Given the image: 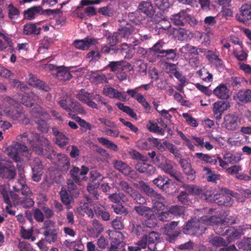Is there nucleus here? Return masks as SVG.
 <instances>
[{
	"mask_svg": "<svg viewBox=\"0 0 251 251\" xmlns=\"http://www.w3.org/2000/svg\"><path fill=\"white\" fill-rule=\"evenodd\" d=\"M13 190L15 192L21 193L23 195L28 196L31 193L29 187L25 183L23 180H18L13 186Z\"/></svg>",
	"mask_w": 251,
	"mask_h": 251,
	"instance_id": "nucleus-33",
	"label": "nucleus"
},
{
	"mask_svg": "<svg viewBox=\"0 0 251 251\" xmlns=\"http://www.w3.org/2000/svg\"><path fill=\"white\" fill-rule=\"evenodd\" d=\"M161 56L162 57H165L167 60H170L173 61H176L178 58L177 50L176 49L166 50Z\"/></svg>",
	"mask_w": 251,
	"mask_h": 251,
	"instance_id": "nucleus-54",
	"label": "nucleus"
},
{
	"mask_svg": "<svg viewBox=\"0 0 251 251\" xmlns=\"http://www.w3.org/2000/svg\"><path fill=\"white\" fill-rule=\"evenodd\" d=\"M26 80L29 85L37 89L45 92H48L50 90V87L45 81L38 79L32 74L28 75L26 77Z\"/></svg>",
	"mask_w": 251,
	"mask_h": 251,
	"instance_id": "nucleus-13",
	"label": "nucleus"
},
{
	"mask_svg": "<svg viewBox=\"0 0 251 251\" xmlns=\"http://www.w3.org/2000/svg\"><path fill=\"white\" fill-rule=\"evenodd\" d=\"M0 176L1 178L9 180L13 179L16 176L15 167L12 162H0Z\"/></svg>",
	"mask_w": 251,
	"mask_h": 251,
	"instance_id": "nucleus-8",
	"label": "nucleus"
},
{
	"mask_svg": "<svg viewBox=\"0 0 251 251\" xmlns=\"http://www.w3.org/2000/svg\"><path fill=\"white\" fill-rule=\"evenodd\" d=\"M145 227L150 228H153L155 227L157 224L156 216L155 214L152 212H151L149 215L145 218V220L143 223Z\"/></svg>",
	"mask_w": 251,
	"mask_h": 251,
	"instance_id": "nucleus-41",
	"label": "nucleus"
},
{
	"mask_svg": "<svg viewBox=\"0 0 251 251\" xmlns=\"http://www.w3.org/2000/svg\"><path fill=\"white\" fill-rule=\"evenodd\" d=\"M111 208L113 211L117 214L126 215L128 214V211L127 209L122 205V203L120 204H112L111 205Z\"/></svg>",
	"mask_w": 251,
	"mask_h": 251,
	"instance_id": "nucleus-62",
	"label": "nucleus"
},
{
	"mask_svg": "<svg viewBox=\"0 0 251 251\" xmlns=\"http://www.w3.org/2000/svg\"><path fill=\"white\" fill-rule=\"evenodd\" d=\"M240 12L242 18H238L236 16L237 19L240 22H245L246 20L251 19V2L246 3L242 5L240 8Z\"/></svg>",
	"mask_w": 251,
	"mask_h": 251,
	"instance_id": "nucleus-31",
	"label": "nucleus"
},
{
	"mask_svg": "<svg viewBox=\"0 0 251 251\" xmlns=\"http://www.w3.org/2000/svg\"><path fill=\"white\" fill-rule=\"evenodd\" d=\"M209 243L215 247L225 246L226 245L225 240L219 236H211L209 238Z\"/></svg>",
	"mask_w": 251,
	"mask_h": 251,
	"instance_id": "nucleus-59",
	"label": "nucleus"
},
{
	"mask_svg": "<svg viewBox=\"0 0 251 251\" xmlns=\"http://www.w3.org/2000/svg\"><path fill=\"white\" fill-rule=\"evenodd\" d=\"M191 10L189 8L181 9L178 13L172 15L171 19L175 25L184 26L185 25V13L186 11H191Z\"/></svg>",
	"mask_w": 251,
	"mask_h": 251,
	"instance_id": "nucleus-30",
	"label": "nucleus"
},
{
	"mask_svg": "<svg viewBox=\"0 0 251 251\" xmlns=\"http://www.w3.org/2000/svg\"><path fill=\"white\" fill-rule=\"evenodd\" d=\"M179 51L182 53H189L191 54L196 55H199L198 49L196 47L193 46L189 44H186L183 46L180 49Z\"/></svg>",
	"mask_w": 251,
	"mask_h": 251,
	"instance_id": "nucleus-52",
	"label": "nucleus"
},
{
	"mask_svg": "<svg viewBox=\"0 0 251 251\" xmlns=\"http://www.w3.org/2000/svg\"><path fill=\"white\" fill-rule=\"evenodd\" d=\"M178 163L187 179L190 181L194 180L196 177V172L192 168L189 158H180Z\"/></svg>",
	"mask_w": 251,
	"mask_h": 251,
	"instance_id": "nucleus-11",
	"label": "nucleus"
},
{
	"mask_svg": "<svg viewBox=\"0 0 251 251\" xmlns=\"http://www.w3.org/2000/svg\"><path fill=\"white\" fill-rule=\"evenodd\" d=\"M113 166L115 169L125 176H128L131 172L134 173V171L126 163L121 160H115L113 163Z\"/></svg>",
	"mask_w": 251,
	"mask_h": 251,
	"instance_id": "nucleus-28",
	"label": "nucleus"
},
{
	"mask_svg": "<svg viewBox=\"0 0 251 251\" xmlns=\"http://www.w3.org/2000/svg\"><path fill=\"white\" fill-rule=\"evenodd\" d=\"M114 53H120L125 56L126 58L131 59L133 57L132 51L129 48L126 43L122 44L120 46L117 47L114 50Z\"/></svg>",
	"mask_w": 251,
	"mask_h": 251,
	"instance_id": "nucleus-34",
	"label": "nucleus"
},
{
	"mask_svg": "<svg viewBox=\"0 0 251 251\" xmlns=\"http://www.w3.org/2000/svg\"><path fill=\"white\" fill-rule=\"evenodd\" d=\"M148 248L152 251H157L156 244L160 242V234L155 231H151L147 235Z\"/></svg>",
	"mask_w": 251,
	"mask_h": 251,
	"instance_id": "nucleus-25",
	"label": "nucleus"
},
{
	"mask_svg": "<svg viewBox=\"0 0 251 251\" xmlns=\"http://www.w3.org/2000/svg\"><path fill=\"white\" fill-rule=\"evenodd\" d=\"M190 11H186L185 13V25H189L191 26L195 27L198 24V21L192 15L189 14Z\"/></svg>",
	"mask_w": 251,
	"mask_h": 251,
	"instance_id": "nucleus-63",
	"label": "nucleus"
},
{
	"mask_svg": "<svg viewBox=\"0 0 251 251\" xmlns=\"http://www.w3.org/2000/svg\"><path fill=\"white\" fill-rule=\"evenodd\" d=\"M58 231L57 229H49L45 230L43 235L45 236V240L49 244H51L57 241Z\"/></svg>",
	"mask_w": 251,
	"mask_h": 251,
	"instance_id": "nucleus-37",
	"label": "nucleus"
},
{
	"mask_svg": "<svg viewBox=\"0 0 251 251\" xmlns=\"http://www.w3.org/2000/svg\"><path fill=\"white\" fill-rule=\"evenodd\" d=\"M18 202L19 204L24 208L31 207L34 204L33 199L27 197L20 199Z\"/></svg>",
	"mask_w": 251,
	"mask_h": 251,
	"instance_id": "nucleus-64",
	"label": "nucleus"
},
{
	"mask_svg": "<svg viewBox=\"0 0 251 251\" xmlns=\"http://www.w3.org/2000/svg\"><path fill=\"white\" fill-rule=\"evenodd\" d=\"M240 120L238 116L233 113H229L225 115L222 126L227 130L232 131L239 128Z\"/></svg>",
	"mask_w": 251,
	"mask_h": 251,
	"instance_id": "nucleus-9",
	"label": "nucleus"
},
{
	"mask_svg": "<svg viewBox=\"0 0 251 251\" xmlns=\"http://www.w3.org/2000/svg\"><path fill=\"white\" fill-rule=\"evenodd\" d=\"M221 221L220 218L215 216H210L205 215L202 216L200 219L195 218L188 221L183 228L182 230L185 234L193 235L199 230H205L206 228L203 226V225L217 226Z\"/></svg>",
	"mask_w": 251,
	"mask_h": 251,
	"instance_id": "nucleus-2",
	"label": "nucleus"
},
{
	"mask_svg": "<svg viewBox=\"0 0 251 251\" xmlns=\"http://www.w3.org/2000/svg\"><path fill=\"white\" fill-rule=\"evenodd\" d=\"M174 0H155V6L160 10L164 11L168 9L173 3Z\"/></svg>",
	"mask_w": 251,
	"mask_h": 251,
	"instance_id": "nucleus-53",
	"label": "nucleus"
},
{
	"mask_svg": "<svg viewBox=\"0 0 251 251\" xmlns=\"http://www.w3.org/2000/svg\"><path fill=\"white\" fill-rule=\"evenodd\" d=\"M216 203L219 205L230 207L233 204V200L230 196H223L216 199Z\"/></svg>",
	"mask_w": 251,
	"mask_h": 251,
	"instance_id": "nucleus-50",
	"label": "nucleus"
},
{
	"mask_svg": "<svg viewBox=\"0 0 251 251\" xmlns=\"http://www.w3.org/2000/svg\"><path fill=\"white\" fill-rule=\"evenodd\" d=\"M130 196L138 204L144 205L146 203L147 201L145 198L136 190H134V191L130 194Z\"/></svg>",
	"mask_w": 251,
	"mask_h": 251,
	"instance_id": "nucleus-58",
	"label": "nucleus"
},
{
	"mask_svg": "<svg viewBox=\"0 0 251 251\" xmlns=\"http://www.w3.org/2000/svg\"><path fill=\"white\" fill-rule=\"evenodd\" d=\"M130 63L126 62L124 60L117 61H110L107 65L104 67L105 70L109 69L110 72H116L120 70L123 71L124 67L129 68Z\"/></svg>",
	"mask_w": 251,
	"mask_h": 251,
	"instance_id": "nucleus-23",
	"label": "nucleus"
},
{
	"mask_svg": "<svg viewBox=\"0 0 251 251\" xmlns=\"http://www.w3.org/2000/svg\"><path fill=\"white\" fill-rule=\"evenodd\" d=\"M125 245V243L123 241L116 238H114L111 241L108 251H119V250L123 247Z\"/></svg>",
	"mask_w": 251,
	"mask_h": 251,
	"instance_id": "nucleus-57",
	"label": "nucleus"
},
{
	"mask_svg": "<svg viewBox=\"0 0 251 251\" xmlns=\"http://www.w3.org/2000/svg\"><path fill=\"white\" fill-rule=\"evenodd\" d=\"M69 101L71 112H77L81 114L84 112V109L81 104L77 101L70 99Z\"/></svg>",
	"mask_w": 251,
	"mask_h": 251,
	"instance_id": "nucleus-51",
	"label": "nucleus"
},
{
	"mask_svg": "<svg viewBox=\"0 0 251 251\" xmlns=\"http://www.w3.org/2000/svg\"><path fill=\"white\" fill-rule=\"evenodd\" d=\"M52 41L51 38L45 37L40 42L39 45L38 52L39 53H46L49 49L50 45Z\"/></svg>",
	"mask_w": 251,
	"mask_h": 251,
	"instance_id": "nucleus-44",
	"label": "nucleus"
},
{
	"mask_svg": "<svg viewBox=\"0 0 251 251\" xmlns=\"http://www.w3.org/2000/svg\"><path fill=\"white\" fill-rule=\"evenodd\" d=\"M98 141L102 145L105 146L106 148L117 151L118 150V147L117 145L109 140L107 138L104 137L98 138Z\"/></svg>",
	"mask_w": 251,
	"mask_h": 251,
	"instance_id": "nucleus-55",
	"label": "nucleus"
},
{
	"mask_svg": "<svg viewBox=\"0 0 251 251\" xmlns=\"http://www.w3.org/2000/svg\"><path fill=\"white\" fill-rule=\"evenodd\" d=\"M195 156L201 161L205 163H209L211 165H215L217 162V158L215 156H211L208 154H204L202 152H197Z\"/></svg>",
	"mask_w": 251,
	"mask_h": 251,
	"instance_id": "nucleus-40",
	"label": "nucleus"
},
{
	"mask_svg": "<svg viewBox=\"0 0 251 251\" xmlns=\"http://www.w3.org/2000/svg\"><path fill=\"white\" fill-rule=\"evenodd\" d=\"M94 94V93L86 91L84 89H81L77 94L75 95V97L79 101L86 104L89 107L93 109H99V107L98 104L93 101Z\"/></svg>",
	"mask_w": 251,
	"mask_h": 251,
	"instance_id": "nucleus-10",
	"label": "nucleus"
},
{
	"mask_svg": "<svg viewBox=\"0 0 251 251\" xmlns=\"http://www.w3.org/2000/svg\"><path fill=\"white\" fill-rule=\"evenodd\" d=\"M147 26L150 31L159 35L167 30L171 27V24L168 20L155 15L147 21Z\"/></svg>",
	"mask_w": 251,
	"mask_h": 251,
	"instance_id": "nucleus-5",
	"label": "nucleus"
},
{
	"mask_svg": "<svg viewBox=\"0 0 251 251\" xmlns=\"http://www.w3.org/2000/svg\"><path fill=\"white\" fill-rule=\"evenodd\" d=\"M135 169L140 173L145 174L148 176L153 175L156 171L155 167L152 165L145 162L137 163Z\"/></svg>",
	"mask_w": 251,
	"mask_h": 251,
	"instance_id": "nucleus-27",
	"label": "nucleus"
},
{
	"mask_svg": "<svg viewBox=\"0 0 251 251\" xmlns=\"http://www.w3.org/2000/svg\"><path fill=\"white\" fill-rule=\"evenodd\" d=\"M17 140L24 144H29L33 151L38 155H43L44 147L50 149L51 146L49 141L45 137L34 132H24L17 137Z\"/></svg>",
	"mask_w": 251,
	"mask_h": 251,
	"instance_id": "nucleus-1",
	"label": "nucleus"
},
{
	"mask_svg": "<svg viewBox=\"0 0 251 251\" xmlns=\"http://www.w3.org/2000/svg\"><path fill=\"white\" fill-rule=\"evenodd\" d=\"M8 17L10 19H13L18 17L20 15V10L18 8L14 6L12 2L8 5Z\"/></svg>",
	"mask_w": 251,
	"mask_h": 251,
	"instance_id": "nucleus-60",
	"label": "nucleus"
},
{
	"mask_svg": "<svg viewBox=\"0 0 251 251\" xmlns=\"http://www.w3.org/2000/svg\"><path fill=\"white\" fill-rule=\"evenodd\" d=\"M147 128L151 132L157 133L161 135H164L165 130L163 128H160L156 123L150 121L147 126Z\"/></svg>",
	"mask_w": 251,
	"mask_h": 251,
	"instance_id": "nucleus-48",
	"label": "nucleus"
},
{
	"mask_svg": "<svg viewBox=\"0 0 251 251\" xmlns=\"http://www.w3.org/2000/svg\"><path fill=\"white\" fill-rule=\"evenodd\" d=\"M41 28L35 24L28 23L24 25L23 33L25 35L34 36L40 34Z\"/></svg>",
	"mask_w": 251,
	"mask_h": 251,
	"instance_id": "nucleus-35",
	"label": "nucleus"
},
{
	"mask_svg": "<svg viewBox=\"0 0 251 251\" xmlns=\"http://www.w3.org/2000/svg\"><path fill=\"white\" fill-rule=\"evenodd\" d=\"M134 210L139 216L146 217L151 212H152L151 209L148 206L143 205L135 206L133 208Z\"/></svg>",
	"mask_w": 251,
	"mask_h": 251,
	"instance_id": "nucleus-46",
	"label": "nucleus"
},
{
	"mask_svg": "<svg viewBox=\"0 0 251 251\" xmlns=\"http://www.w3.org/2000/svg\"><path fill=\"white\" fill-rule=\"evenodd\" d=\"M238 100L243 103L251 101V90L250 89L240 90L236 94Z\"/></svg>",
	"mask_w": 251,
	"mask_h": 251,
	"instance_id": "nucleus-38",
	"label": "nucleus"
},
{
	"mask_svg": "<svg viewBox=\"0 0 251 251\" xmlns=\"http://www.w3.org/2000/svg\"><path fill=\"white\" fill-rule=\"evenodd\" d=\"M98 43V40L96 39L86 38L82 40H75L73 42V45L77 49L86 50Z\"/></svg>",
	"mask_w": 251,
	"mask_h": 251,
	"instance_id": "nucleus-16",
	"label": "nucleus"
},
{
	"mask_svg": "<svg viewBox=\"0 0 251 251\" xmlns=\"http://www.w3.org/2000/svg\"><path fill=\"white\" fill-rule=\"evenodd\" d=\"M37 129L42 133H47L49 130V125L46 120L39 119L35 122Z\"/></svg>",
	"mask_w": 251,
	"mask_h": 251,
	"instance_id": "nucleus-61",
	"label": "nucleus"
},
{
	"mask_svg": "<svg viewBox=\"0 0 251 251\" xmlns=\"http://www.w3.org/2000/svg\"><path fill=\"white\" fill-rule=\"evenodd\" d=\"M205 57L216 69L219 70L225 69V66L222 59L212 50H208L205 55Z\"/></svg>",
	"mask_w": 251,
	"mask_h": 251,
	"instance_id": "nucleus-15",
	"label": "nucleus"
},
{
	"mask_svg": "<svg viewBox=\"0 0 251 251\" xmlns=\"http://www.w3.org/2000/svg\"><path fill=\"white\" fill-rule=\"evenodd\" d=\"M213 94L221 100H227L230 97L229 90L224 83L219 85L213 91Z\"/></svg>",
	"mask_w": 251,
	"mask_h": 251,
	"instance_id": "nucleus-24",
	"label": "nucleus"
},
{
	"mask_svg": "<svg viewBox=\"0 0 251 251\" xmlns=\"http://www.w3.org/2000/svg\"><path fill=\"white\" fill-rule=\"evenodd\" d=\"M72 179H68L67 181L68 187L67 191H69L72 195H74L75 198L78 197L79 191L76 184Z\"/></svg>",
	"mask_w": 251,
	"mask_h": 251,
	"instance_id": "nucleus-56",
	"label": "nucleus"
},
{
	"mask_svg": "<svg viewBox=\"0 0 251 251\" xmlns=\"http://www.w3.org/2000/svg\"><path fill=\"white\" fill-rule=\"evenodd\" d=\"M226 234L227 241L228 243L231 242L239 238L243 234V229L241 226L238 228L233 227H228L226 230Z\"/></svg>",
	"mask_w": 251,
	"mask_h": 251,
	"instance_id": "nucleus-26",
	"label": "nucleus"
},
{
	"mask_svg": "<svg viewBox=\"0 0 251 251\" xmlns=\"http://www.w3.org/2000/svg\"><path fill=\"white\" fill-rule=\"evenodd\" d=\"M42 14H43V8L40 5L33 6L25 10L23 12L24 19L29 21L34 19L37 15Z\"/></svg>",
	"mask_w": 251,
	"mask_h": 251,
	"instance_id": "nucleus-22",
	"label": "nucleus"
},
{
	"mask_svg": "<svg viewBox=\"0 0 251 251\" xmlns=\"http://www.w3.org/2000/svg\"><path fill=\"white\" fill-rule=\"evenodd\" d=\"M228 102L224 100L218 101L213 104L212 111L213 115L217 121H219L225 111L230 107Z\"/></svg>",
	"mask_w": 251,
	"mask_h": 251,
	"instance_id": "nucleus-12",
	"label": "nucleus"
},
{
	"mask_svg": "<svg viewBox=\"0 0 251 251\" xmlns=\"http://www.w3.org/2000/svg\"><path fill=\"white\" fill-rule=\"evenodd\" d=\"M46 68L51 71L52 75H55L60 81L70 80L72 78L69 68L64 66H58L49 64L46 65Z\"/></svg>",
	"mask_w": 251,
	"mask_h": 251,
	"instance_id": "nucleus-6",
	"label": "nucleus"
},
{
	"mask_svg": "<svg viewBox=\"0 0 251 251\" xmlns=\"http://www.w3.org/2000/svg\"><path fill=\"white\" fill-rule=\"evenodd\" d=\"M129 227L131 230V232L133 235L139 237L146 232V229L145 226L140 224L137 217L133 218L130 222Z\"/></svg>",
	"mask_w": 251,
	"mask_h": 251,
	"instance_id": "nucleus-17",
	"label": "nucleus"
},
{
	"mask_svg": "<svg viewBox=\"0 0 251 251\" xmlns=\"http://www.w3.org/2000/svg\"><path fill=\"white\" fill-rule=\"evenodd\" d=\"M5 114L11 119L16 120L22 117L23 114V107L18 103H15L13 107L6 111Z\"/></svg>",
	"mask_w": 251,
	"mask_h": 251,
	"instance_id": "nucleus-21",
	"label": "nucleus"
},
{
	"mask_svg": "<svg viewBox=\"0 0 251 251\" xmlns=\"http://www.w3.org/2000/svg\"><path fill=\"white\" fill-rule=\"evenodd\" d=\"M61 201L65 205L67 206V208L70 209L69 205L74 202V195L70 193V192L67 191V189L64 187H62L59 193Z\"/></svg>",
	"mask_w": 251,
	"mask_h": 251,
	"instance_id": "nucleus-29",
	"label": "nucleus"
},
{
	"mask_svg": "<svg viewBox=\"0 0 251 251\" xmlns=\"http://www.w3.org/2000/svg\"><path fill=\"white\" fill-rule=\"evenodd\" d=\"M89 171V168L84 165L82 166L81 170L75 166H74L70 171V175L73 180L76 183L79 184L81 181L79 176H84L86 175Z\"/></svg>",
	"mask_w": 251,
	"mask_h": 251,
	"instance_id": "nucleus-19",
	"label": "nucleus"
},
{
	"mask_svg": "<svg viewBox=\"0 0 251 251\" xmlns=\"http://www.w3.org/2000/svg\"><path fill=\"white\" fill-rule=\"evenodd\" d=\"M102 92L104 95L110 98H115L123 101L126 100V95L123 94L122 92H119L112 87L108 86L103 88Z\"/></svg>",
	"mask_w": 251,
	"mask_h": 251,
	"instance_id": "nucleus-20",
	"label": "nucleus"
},
{
	"mask_svg": "<svg viewBox=\"0 0 251 251\" xmlns=\"http://www.w3.org/2000/svg\"><path fill=\"white\" fill-rule=\"evenodd\" d=\"M128 18L130 21L136 25L140 24L142 21L145 20V17L142 15L139 11L129 13Z\"/></svg>",
	"mask_w": 251,
	"mask_h": 251,
	"instance_id": "nucleus-43",
	"label": "nucleus"
},
{
	"mask_svg": "<svg viewBox=\"0 0 251 251\" xmlns=\"http://www.w3.org/2000/svg\"><path fill=\"white\" fill-rule=\"evenodd\" d=\"M140 185L141 189L147 195L151 197H156L158 199L162 198V196L160 194L158 193L145 182L141 181V182L140 183Z\"/></svg>",
	"mask_w": 251,
	"mask_h": 251,
	"instance_id": "nucleus-36",
	"label": "nucleus"
},
{
	"mask_svg": "<svg viewBox=\"0 0 251 251\" xmlns=\"http://www.w3.org/2000/svg\"><path fill=\"white\" fill-rule=\"evenodd\" d=\"M106 42L111 47H114L122 41V39L117 32L109 33L106 37Z\"/></svg>",
	"mask_w": 251,
	"mask_h": 251,
	"instance_id": "nucleus-39",
	"label": "nucleus"
},
{
	"mask_svg": "<svg viewBox=\"0 0 251 251\" xmlns=\"http://www.w3.org/2000/svg\"><path fill=\"white\" fill-rule=\"evenodd\" d=\"M171 181V179L165 176H159L152 180V182L155 185L165 192L169 191Z\"/></svg>",
	"mask_w": 251,
	"mask_h": 251,
	"instance_id": "nucleus-18",
	"label": "nucleus"
},
{
	"mask_svg": "<svg viewBox=\"0 0 251 251\" xmlns=\"http://www.w3.org/2000/svg\"><path fill=\"white\" fill-rule=\"evenodd\" d=\"M91 78L93 82L96 84L107 83V79L103 73H98L97 72H92Z\"/></svg>",
	"mask_w": 251,
	"mask_h": 251,
	"instance_id": "nucleus-45",
	"label": "nucleus"
},
{
	"mask_svg": "<svg viewBox=\"0 0 251 251\" xmlns=\"http://www.w3.org/2000/svg\"><path fill=\"white\" fill-rule=\"evenodd\" d=\"M18 142H13L10 149H12L14 151H17L19 153L28 152V150L25 146L26 144L20 142L17 140Z\"/></svg>",
	"mask_w": 251,
	"mask_h": 251,
	"instance_id": "nucleus-49",
	"label": "nucleus"
},
{
	"mask_svg": "<svg viewBox=\"0 0 251 251\" xmlns=\"http://www.w3.org/2000/svg\"><path fill=\"white\" fill-rule=\"evenodd\" d=\"M170 212L171 213L173 218L175 216H180L184 214L185 208L183 206L174 205L169 208Z\"/></svg>",
	"mask_w": 251,
	"mask_h": 251,
	"instance_id": "nucleus-47",
	"label": "nucleus"
},
{
	"mask_svg": "<svg viewBox=\"0 0 251 251\" xmlns=\"http://www.w3.org/2000/svg\"><path fill=\"white\" fill-rule=\"evenodd\" d=\"M108 198L110 201L119 204L122 201L123 202L128 201V199L123 193H113L109 195Z\"/></svg>",
	"mask_w": 251,
	"mask_h": 251,
	"instance_id": "nucleus-42",
	"label": "nucleus"
},
{
	"mask_svg": "<svg viewBox=\"0 0 251 251\" xmlns=\"http://www.w3.org/2000/svg\"><path fill=\"white\" fill-rule=\"evenodd\" d=\"M156 165L165 173L174 177L176 181L182 182L183 177L181 173L174 168L173 162L164 155H159L156 159Z\"/></svg>",
	"mask_w": 251,
	"mask_h": 251,
	"instance_id": "nucleus-4",
	"label": "nucleus"
},
{
	"mask_svg": "<svg viewBox=\"0 0 251 251\" xmlns=\"http://www.w3.org/2000/svg\"><path fill=\"white\" fill-rule=\"evenodd\" d=\"M139 10L142 13L145 14L149 17L148 20H151V18H153L155 11L153 9L151 3L149 1H142L139 5Z\"/></svg>",
	"mask_w": 251,
	"mask_h": 251,
	"instance_id": "nucleus-32",
	"label": "nucleus"
},
{
	"mask_svg": "<svg viewBox=\"0 0 251 251\" xmlns=\"http://www.w3.org/2000/svg\"><path fill=\"white\" fill-rule=\"evenodd\" d=\"M134 30V27L127 21L122 20L120 21L119 27L118 32L122 38L127 39Z\"/></svg>",
	"mask_w": 251,
	"mask_h": 251,
	"instance_id": "nucleus-14",
	"label": "nucleus"
},
{
	"mask_svg": "<svg viewBox=\"0 0 251 251\" xmlns=\"http://www.w3.org/2000/svg\"><path fill=\"white\" fill-rule=\"evenodd\" d=\"M184 189L177 197V201L183 205H189L191 203V195H198L204 200H207V195L200 187L193 184H183L181 186Z\"/></svg>",
	"mask_w": 251,
	"mask_h": 251,
	"instance_id": "nucleus-3",
	"label": "nucleus"
},
{
	"mask_svg": "<svg viewBox=\"0 0 251 251\" xmlns=\"http://www.w3.org/2000/svg\"><path fill=\"white\" fill-rule=\"evenodd\" d=\"M178 222L173 221L166 224L164 227L166 239L170 243H174L180 233L178 228Z\"/></svg>",
	"mask_w": 251,
	"mask_h": 251,
	"instance_id": "nucleus-7",
	"label": "nucleus"
}]
</instances>
